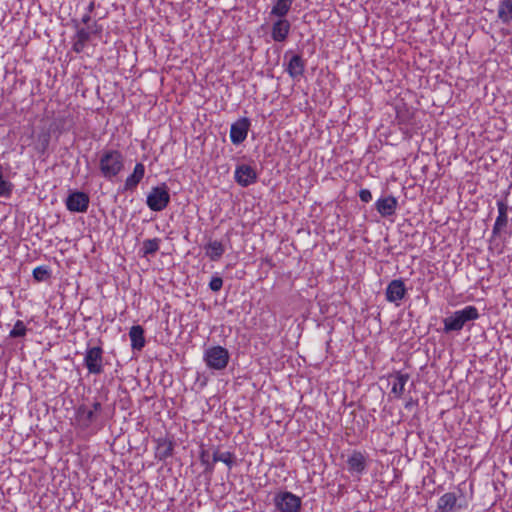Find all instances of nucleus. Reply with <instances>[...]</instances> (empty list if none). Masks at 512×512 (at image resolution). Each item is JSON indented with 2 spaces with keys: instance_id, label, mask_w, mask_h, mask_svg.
<instances>
[{
  "instance_id": "obj_32",
  "label": "nucleus",
  "mask_w": 512,
  "mask_h": 512,
  "mask_svg": "<svg viewBox=\"0 0 512 512\" xmlns=\"http://www.w3.org/2000/svg\"><path fill=\"white\" fill-rule=\"evenodd\" d=\"M396 120L400 125H407L410 121V112L407 108H397L396 109Z\"/></svg>"
},
{
  "instance_id": "obj_20",
  "label": "nucleus",
  "mask_w": 512,
  "mask_h": 512,
  "mask_svg": "<svg viewBox=\"0 0 512 512\" xmlns=\"http://www.w3.org/2000/svg\"><path fill=\"white\" fill-rule=\"evenodd\" d=\"M102 410V404L95 401L92 404V409H87L86 406L82 405L77 410L79 419L86 425L89 426L96 420V413Z\"/></svg>"
},
{
  "instance_id": "obj_33",
  "label": "nucleus",
  "mask_w": 512,
  "mask_h": 512,
  "mask_svg": "<svg viewBox=\"0 0 512 512\" xmlns=\"http://www.w3.org/2000/svg\"><path fill=\"white\" fill-rule=\"evenodd\" d=\"M222 287H223V279L218 275H214L209 282V288L213 292H218L222 289Z\"/></svg>"
},
{
  "instance_id": "obj_30",
  "label": "nucleus",
  "mask_w": 512,
  "mask_h": 512,
  "mask_svg": "<svg viewBox=\"0 0 512 512\" xmlns=\"http://www.w3.org/2000/svg\"><path fill=\"white\" fill-rule=\"evenodd\" d=\"M27 333V327L22 320H17L13 329L10 331L11 338L24 337Z\"/></svg>"
},
{
  "instance_id": "obj_5",
  "label": "nucleus",
  "mask_w": 512,
  "mask_h": 512,
  "mask_svg": "<svg viewBox=\"0 0 512 512\" xmlns=\"http://www.w3.org/2000/svg\"><path fill=\"white\" fill-rule=\"evenodd\" d=\"M104 351L101 346L87 347L84 354V366L89 374L100 375L104 372Z\"/></svg>"
},
{
  "instance_id": "obj_18",
  "label": "nucleus",
  "mask_w": 512,
  "mask_h": 512,
  "mask_svg": "<svg viewBox=\"0 0 512 512\" xmlns=\"http://www.w3.org/2000/svg\"><path fill=\"white\" fill-rule=\"evenodd\" d=\"M145 175V166L143 163H136L133 172L126 178L123 191L133 192Z\"/></svg>"
},
{
  "instance_id": "obj_29",
  "label": "nucleus",
  "mask_w": 512,
  "mask_h": 512,
  "mask_svg": "<svg viewBox=\"0 0 512 512\" xmlns=\"http://www.w3.org/2000/svg\"><path fill=\"white\" fill-rule=\"evenodd\" d=\"M51 271L47 266H38L33 270V277L36 281H46L50 278Z\"/></svg>"
},
{
  "instance_id": "obj_4",
  "label": "nucleus",
  "mask_w": 512,
  "mask_h": 512,
  "mask_svg": "<svg viewBox=\"0 0 512 512\" xmlns=\"http://www.w3.org/2000/svg\"><path fill=\"white\" fill-rule=\"evenodd\" d=\"M170 203L169 188L165 183L151 188L147 195L146 204L150 210L160 212L167 208Z\"/></svg>"
},
{
  "instance_id": "obj_24",
  "label": "nucleus",
  "mask_w": 512,
  "mask_h": 512,
  "mask_svg": "<svg viewBox=\"0 0 512 512\" xmlns=\"http://www.w3.org/2000/svg\"><path fill=\"white\" fill-rule=\"evenodd\" d=\"M497 16L503 24L512 22V0H500L497 8Z\"/></svg>"
},
{
  "instance_id": "obj_27",
  "label": "nucleus",
  "mask_w": 512,
  "mask_h": 512,
  "mask_svg": "<svg viewBox=\"0 0 512 512\" xmlns=\"http://www.w3.org/2000/svg\"><path fill=\"white\" fill-rule=\"evenodd\" d=\"M160 242L161 240L159 238L144 240L140 249L142 256L154 255L159 250Z\"/></svg>"
},
{
  "instance_id": "obj_21",
  "label": "nucleus",
  "mask_w": 512,
  "mask_h": 512,
  "mask_svg": "<svg viewBox=\"0 0 512 512\" xmlns=\"http://www.w3.org/2000/svg\"><path fill=\"white\" fill-rule=\"evenodd\" d=\"M157 447L155 456L157 459L163 461L173 455L174 442L166 438H159L156 440Z\"/></svg>"
},
{
  "instance_id": "obj_14",
  "label": "nucleus",
  "mask_w": 512,
  "mask_h": 512,
  "mask_svg": "<svg viewBox=\"0 0 512 512\" xmlns=\"http://www.w3.org/2000/svg\"><path fill=\"white\" fill-rule=\"evenodd\" d=\"M497 208H498V216L495 220L493 229H492V235L494 237H497L501 234L502 230L507 226L508 224V210L509 207L507 203L504 200L497 201Z\"/></svg>"
},
{
  "instance_id": "obj_26",
  "label": "nucleus",
  "mask_w": 512,
  "mask_h": 512,
  "mask_svg": "<svg viewBox=\"0 0 512 512\" xmlns=\"http://www.w3.org/2000/svg\"><path fill=\"white\" fill-rule=\"evenodd\" d=\"M213 462H223L229 469L236 465V456L234 453L226 451L220 453L216 450L213 453Z\"/></svg>"
},
{
  "instance_id": "obj_3",
  "label": "nucleus",
  "mask_w": 512,
  "mask_h": 512,
  "mask_svg": "<svg viewBox=\"0 0 512 512\" xmlns=\"http://www.w3.org/2000/svg\"><path fill=\"white\" fill-rule=\"evenodd\" d=\"M230 360L229 351L222 346H212L207 348L203 354V361L206 366L215 371L224 370Z\"/></svg>"
},
{
  "instance_id": "obj_9",
  "label": "nucleus",
  "mask_w": 512,
  "mask_h": 512,
  "mask_svg": "<svg viewBox=\"0 0 512 512\" xmlns=\"http://www.w3.org/2000/svg\"><path fill=\"white\" fill-rule=\"evenodd\" d=\"M251 122L243 117L232 123L230 128V140L234 145H239L245 141L250 129Z\"/></svg>"
},
{
  "instance_id": "obj_39",
  "label": "nucleus",
  "mask_w": 512,
  "mask_h": 512,
  "mask_svg": "<svg viewBox=\"0 0 512 512\" xmlns=\"http://www.w3.org/2000/svg\"><path fill=\"white\" fill-rule=\"evenodd\" d=\"M289 53H290V51H287V52L285 53V58L288 56V54H289Z\"/></svg>"
},
{
  "instance_id": "obj_12",
  "label": "nucleus",
  "mask_w": 512,
  "mask_h": 512,
  "mask_svg": "<svg viewBox=\"0 0 512 512\" xmlns=\"http://www.w3.org/2000/svg\"><path fill=\"white\" fill-rule=\"evenodd\" d=\"M406 287L402 279L392 280L386 287V300L390 303H398L406 295Z\"/></svg>"
},
{
  "instance_id": "obj_13",
  "label": "nucleus",
  "mask_w": 512,
  "mask_h": 512,
  "mask_svg": "<svg viewBox=\"0 0 512 512\" xmlns=\"http://www.w3.org/2000/svg\"><path fill=\"white\" fill-rule=\"evenodd\" d=\"M410 376L408 373H402L401 371H395L388 376V381L392 385L391 394L395 398H401L405 391V385L407 384Z\"/></svg>"
},
{
  "instance_id": "obj_1",
  "label": "nucleus",
  "mask_w": 512,
  "mask_h": 512,
  "mask_svg": "<svg viewBox=\"0 0 512 512\" xmlns=\"http://www.w3.org/2000/svg\"><path fill=\"white\" fill-rule=\"evenodd\" d=\"M124 155L116 149L104 150L99 158V169L104 178L113 180L124 169Z\"/></svg>"
},
{
  "instance_id": "obj_15",
  "label": "nucleus",
  "mask_w": 512,
  "mask_h": 512,
  "mask_svg": "<svg viewBox=\"0 0 512 512\" xmlns=\"http://www.w3.org/2000/svg\"><path fill=\"white\" fill-rule=\"evenodd\" d=\"M291 24L285 18H278L272 25L271 37L276 42H284L290 33Z\"/></svg>"
},
{
  "instance_id": "obj_35",
  "label": "nucleus",
  "mask_w": 512,
  "mask_h": 512,
  "mask_svg": "<svg viewBox=\"0 0 512 512\" xmlns=\"http://www.w3.org/2000/svg\"><path fill=\"white\" fill-rule=\"evenodd\" d=\"M359 198L362 202L368 203L372 200V193L368 189H361L359 191Z\"/></svg>"
},
{
  "instance_id": "obj_7",
  "label": "nucleus",
  "mask_w": 512,
  "mask_h": 512,
  "mask_svg": "<svg viewBox=\"0 0 512 512\" xmlns=\"http://www.w3.org/2000/svg\"><path fill=\"white\" fill-rule=\"evenodd\" d=\"M89 202L90 198L85 192L72 191L67 196L65 204L70 212L85 213L88 210Z\"/></svg>"
},
{
  "instance_id": "obj_23",
  "label": "nucleus",
  "mask_w": 512,
  "mask_h": 512,
  "mask_svg": "<svg viewBox=\"0 0 512 512\" xmlns=\"http://www.w3.org/2000/svg\"><path fill=\"white\" fill-rule=\"evenodd\" d=\"M225 253V247L220 241H209L205 246V254L211 261H218Z\"/></svg>"
},
{
  "instance_id": "obj_6",
  "label": "nucleus",
  "mask_w": 512,
  "mask_h": 512,
  "mask_svg": "<svg viewBox=\"0 0 512 512\" xmlns=\"http://www.w3.org/2000/svg\"><path fill=\"white\" fill-rule=\"evenodd\" d=\"M273 502L280 512H299L302 506L301 498L289 491L277 493Z\"/></svg>"
},
{
  "instance_id": "obj_10",
  "label": "nucleus",
  "mask_w": 512,
  "mask_h": 512,
  "mask_svg": "<svg viewBox=\"0 0 512 512\" xmlns=\"http://www.w3.org/2000/svg\"><path fill=\"white\" fill-rule=\"evenodd\" d=\"M463 508L464 506L458 502L456 494L447 492L438 499L435 512H457Z\"/></svg>"
},
{
  "instance_id": "obj_2",
  "label": "nucleus",
  "mask_w": 512,
  "mask_h": 512,
  "mask_svg": "<svg viewBox=\"0 0 512 512\" xmlns=\"http://www.w3.org/2000/svg\"><path fill=\"white\" fill-rule=\"evenodd\" d=\"M479 317L478 309L475 306H465L463 309L456 310L443 319V332L446 334L459 332L464 328L466 323L477 320Z\"/></svg>"
},
{
  "instance_id": "obj_11",
  "label": "nucleus",
  "mask_w": 512,
  "mask_h": 512,
  "mask_svg": "<svg viewBox=\"0 0 512 512\" xmlns=\"http://www.w3.org/2000/svg\"><path fill=\"white\" fill-rule=\"evenodd\" d=\"M397 208L398 200L392 195L380 197L375 202V209L384 218L395 215Z\"/></svg>"
},
{
  "instance_id": "obj_16",
  "label": "nucleus",
  "mask_w": 512,
  "mask_h": 512,
  "mask_svg": "<svg viewBox=\"0 0 512 512\" xmlns=\"http://www.w3.org/2000/svg\"><path fill=\"white\" fill-rule=\"evenodd\" d=\"M305 68L306 61L302 58L301 55L295 54L291 56L286 67V72L291 78L299 79L304 75Z\"/></svg>"
},
{
  "instance_id": "obj_37",
  "label": "nucleus",
  "mask_w": 512,
  "mask_h": 512,
  "mask_svg": "<svg viewBox=\"0 0 512 512\" xmlns=\"http://www.w3.org/2000/svg\"><path fill=\"white\" fill-rule=\"evenodd\" d=\"M196 380H197L198 383H200L201 387H205L207 385V382H208V378L205 375H200V374H198Z\"/></svg>"
},
{
  "instance_id": "obj_8",
  "label": "nucleus",
  "mask_w": 512,
  "mask_h": 512,
  "mask_svg": "<svg viewBox=\"0 0 512 512\" xmlns=\"http://www.w3.org/2000/svg\"><path fill=\"white\" fill-rule=\"evenodd\" d=\"M234 179L241 187H248L257 182L258 174L251 165L238 164L234 172Z\"/></svg>"
},
{
  "instance_id": "obj_31",
  "label": "nucleus",
  "mask_w": 512,
  "mask_h": 512,
  "mask_svg": "<svg viewBox=\"0 0 512 512\" xmlns=\"http://www.w3.org/2000/svg\"><path fill=\"white\" fill-rule=\"evenodd\" d=\"M13 187V184L5 180L2 173L0 172V196L10 197L13 191Z\"/></svg>"
},
{
  "instance_id": "obj_22",
  "label": "nucleus",
  "mask_w": 512,
  "mask_h": 512,
  "mask_svg": "<svg viewBox=\"0 0 512 512\" xmlns=\"http://www.w3.org/2000/svg\"><path fill=\"white\" fill-rule=\"evenodd\" d=\"M129 337L133 350H142L145 346L144 329L140 325H134L130 328Z\"/></svg>"
},
{
  "instance_id": "obj_19",
  "label": "nucleus",
  "mask_w": 512,
  "mask_h": 512,
  "mask_svg": "<svg viewBox=\"0 0 512 512\" xmlns=\"http://www.w3.org/2000/svg\"><path fill=\"white\" fill-rule=\"evenodd\" d=\"M75 27L77 30L73 37L72 49L76 53H81L86 47L87 42L90 41L92 32L85 28H79L78 24H75Z\"/></svg>"
},
{
  "instance_id": "obj_28",
  "label": "nucleus",
  "mask_w": 512,
  "mask_h": 512,
  "mask_svg": "<svg viewBox=\"0 0 512 512\" xmlns=\"http://www.w3.org/2000/svg\"><path fill=\"white\" fill-rule=\"evenodd\" d=\"M199 459L201 464L204 466V473L205 474H212L214 471V463L209 461V452L205 449H201L199 453Z\"/></svg>"
},
{
  "instance_id": "obj_36",
  "label": "nucleus",
  "mask_w": 512,
  "mask_h": 512,
  "mask_svg": "<svg viewBox=\"0 0 512 512\" xmlns=\"http://www.w3.org/2000/svg\"><path fill=\"white\" fill-rule=\"evenodd\" d=\"M417 405H418V400H417V399H413L412 397H410V398L406 401V403H405L404 407H405V409H407V410H411L412 408H414V407H415V406H417Z\"/></svg>"
},
{
  "instance_id": "obj_34",
  "label": "nucleus",
  "mask_w": 512,
  "mask_h": 512,
  "mask_svg": "<svg viewBox=\"0 0 512 512\" xmlns=\"http://www.w3.org/2000/svg\"><path fill=\"white\" fill-rule=\"evenodd\" d=\"M95 1L92 0L88 6L86 7V13L82 16V19H81V22L85 25H89V23L91 22V13L94 11L95 9Z\"/></svg>"
},
{
  "instance_id": "obj_38",
  "label": "nucleus",
  "mask_w": 512,
  "mask_h": 512,
  "mask_svg": "<svg viewBox=\"0 0 512 512\" xmlns=\"http://www.w3.org/2000/svg\"><path fill=\"white\" fill-rule=\"evenodd\" d=\"M92 28H93V30L91 31L92 33H97V32H99L101 30V28H98L96 23H94Z\"/></svg>"
},
{
  "instance_id": "obj_17",
  "label": "nucleus",
  "mask_w": 512,
  "mask_h": 512,
  "mask_svg": "<svg viewBox=\"0 0 512 512\" xmlns=\"http://www.w3.org/2000/svg\"><path fill=\"white\" fill-rule=\"evenodd\" d=\"M347 465L349 472L362 474L367 466L366 457L361 451L353 450L347 459Z\"/></svg>"
},
{
  "instance_id": "obj_25",
  "label": "nucleus",
  "mask_w": 512,
  "mask_h": 512,
  "mask_svg": "<svg viewBox=\"0 0 512 512\" xmlns=\"http://www.w3.org/2000/svg\"><path fill=\"white\" fill-rule=\"evenodd\" d=\"M293 2L294 0H277L270 11V15L277 18H285Z\"/></svg>"
}]
</instances>
